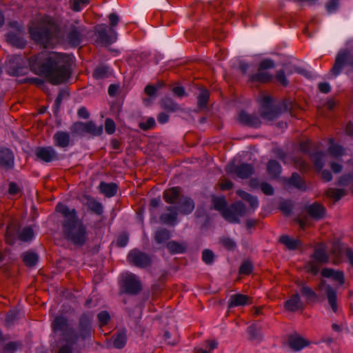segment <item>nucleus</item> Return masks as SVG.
Instances as JSON below:
<instances>
[{
  "label": "nucleus",
  "instance_id": "f257e3e1",
  "mask_svg": "<svg viewBox=\"0 0 353 353\" xmlns=\"http://www.w3.org/2000/svg\"><path fill=\"white\" fill-rule=\"evenodd\" d=\"M31 70L52 85L65 82L71 74V58L64 53L41 52L29 59Z\"/></svg>",
  "mask_w": 353,
  "mask_h": 353
},
{
  "label": "nucleus",
  "instance_id": "f03ea898",
  "mask_svg": "<svg viewBox=\"0 0 353 353\" xmlns=\"http://www.w3.org/2000/svg\"><path fill=\"white\" fill-rule=\"evenodd\" d=\"M56 211L63 218L61 226L65 239L74 246L84 245L88 241L89 232L86 224L78 217L76 210L59 203L56 206Z\"/></svg>",
  "mask_w": 353,
  "mask_h": 353
},
{
  "label": "nucleus",
  "instance_id": "7ed1b4c3",
  "mask_svg": "<svg viewBox=\"0 0 353 353\" xmlns=\"http://www.w3.org/2000/svg\"><path fill=\"white\" fill-rule=\"evenodd\" d=\"M30 32L37 43L48 48L58 39L60 24L55 18L44 15L39 21L37 27L31 28Z\"/></svg>",
  "mask_w": 353,
  "mask_h": 353
},
{
  "label": "nucleus",
  "instance_id": "20e7f679",
  "mask_svg": "<svg viewBox=\"0 0 353 353\" xmlns=\"http://www.w3.org/2000/svg\"><path fill=\"white\" fill-rule=\"evenodd\" d=\"M312 258L313 259L305 265V269L308 272L316 275L319 272L320 265L328 261L329 256L323 246H319L315 248Z\"/></svg>",
  "mask_w": 353,
  "mask_h": 353
},
{
  "label": "nucleus",
  "instance_id": "39448f33",
  "mask_svg": "<svg viewBox=\"0 0 353 353\" xmlns=\"http://www.w3.org/2000/svg\"><path fill=\"white\" fill-rule=\"evenodd\" d=\"M225 170L228 174L232 176H236L242 179H248L254 172V168L251 164L245 163L239 165L229 163L225 166Z\"/></svg>",
  "mask_w": 353,
  "mask_h": 353
},
{
  "label": "nucleus",
  "instance_id": "423d86ee",
  "mask_svg": "<svg viewBox=\"0 0 353 353\" xmlns=\"http://www.w3.org/2000/svg\"><path fill=\"white\" fill-rule=\"evenodd\" d=\"M345 65L353 68V54L347 50L339 52L330 70L331 74L334 77L338 76Z\"/></svg>",
  "mask_w": 353,
  "mask_h": 353
},
{
  "label": "nucleus",
  "instance_id": "0eeeda50",
  "mask_svg": "<svg viewBox=\"0 0 353 353\" xmlns=\"http://www.w3.org/2000/svg\"><path fill=\"white\" fill-rule=\"evenodd\" d=\"M246 213L245 205L242 202H235L226 210L223 211V217L231 223H239V217L243 216Z\"/></svg>",
  "mask_w": 353,
  "mask_h": 353
},
{
  "label": "nucleus",
  "instance_id": "6e6552de",
  "mask_svg": "<svg viewBox=\"0 0 353 353\" xmlns=\"http://www.w3.org/2000/svg\"><path fill=\"white\" fill-rule=\"evenodd\" d=\"M123 287L126 293L137 294L142 289V285L138 276L132 273H126L123 275Z\"/></svg>",
  "mask_w": 353,
  "mask_h": 353
},
{
  "label": "nucleus",
  "instance_id": "1a4fd4ad",
  "mask_svg": "<svg viewBox=\"0 0 353 353\" xmlns=\"http://www.w3.org/2000/svg\"><path fill=\"white\" fill-rule=\"evenodd\" d=\"M7 72L12 76H21L26 73V68L20 56H12L7 62Z\"/></svg>",
  "mask_w": 353,
  "mask_h": 353
},
{
  "label": "nucleus",
  "instance_id": "9d476101",
  "mask_svg": "<svg viewBox=\"0 0 353 353\" xmlns=\"http://www.w3.org/2000/svg\"><path fill=\"white\" fill-rule=\"evenodd\" d=\"M316 290L319 292L320 296H326L333 312H336L337 310V305L335 290L323 280L321 281L316 288Z\"/></svg>",
  "mask_w": 353,
  "mask_h": 353
},
{
  "label": "nucleus",
  "instance_id": "9b49d317",
  "mask_svg": "<svg viewBox=\"0 0 353 353\" xmlns=\"http://www.w3.org/2000/svg\"><path fill=\"white\" fill-rule=\"evenodd\" d=\"M261 117L266 120L272 121L276 119L279 112L272 104V98L269 96H264L261 101Z\"/></svg>",
  "mask_w": 353,
  "mask_h": 353
},
{
  "label": "nucleus",
  "instance_id": "f8f14e48",
  "mask_svg": "<svg viewBox=\"0 0 353 353\" xmlns=\"http://www.w3.org/2000/svg\"><path fill=\"white\" fill-rule=\"evenodd\" d=\"M35 156L37 159L44 163H50L59 160V154L52 146L37 148Z\"/></svg>",
  "mask_w": 353,
  "mask_h": 353
},
{
  "label": "nucleus",
  "instance_id": "ddd939ff",
  "mask_svg": "<svg viewBox=\"0 0 353 353\" xmlns=\"http://www.w3.org/2000/svg\"><path fill=\"white\" fill-rule=\"evenodd\" d=\"M128 260L131 264L141 268L148 267L151 263L150 257L138 250L130 251L128 256Z\"/></svg>",
  "mask_w": 353,
  "mask_h": 353
},
{
  "label": "nucleus",
  "instance_id": "4468645a",
  "mask_svg": "<svg viewBox=\"0 0 353 353\" xmlns=\"http://www.w3.org/2000/svg\"><path fill=\"white\" fill-rule=\"evenodd\" d=\"M85 32V30L83 26H72L67 35L70 44L73 46H78L81 43Z\"/></svg>",
  "mask_w": 353,
  "mask_h": 353
},
{
  "label": "nucleus",
  "instance_id": "2eb2a0df",
  "mask_svg": "<svg viewBox=\"0 0 353 353\" xmlns=\"http://www.w3.org/2000/svg\"><path fill=\"white\" fill-rule=\"evenodd\" d=\"M90 320L88 315L83 314L79 319L78 326L79 339L85 340L91 336Z\"/></svg>",
  "mask_w": 353,
  "mask_h": 353
},
{
  "label": "nucleus",
  "instance_id": "dca6fc26",
  "mask_svg": "<svg viewBox=\"0 0 353 353\" xmlns=\"http://www.w3.org/2000/svg\"><path fill=\"white\" fill-rule=\"evenodd\" d=\"M96 42L100 44H110L116 40V37H112L108 34L107 27L104 24L98 25L96 27Z\"/></svg>",
  "mask_w": 353,
  "mask_h": 353
},
{
  "label": "nucleus",
  "instance_id": "f3484780",
  "mask_svg": "<svg viewBox=\"0 0 353 353\" xmlns=\"http://www.w3.org/2000/svg\"><path fill=\"white\" fill-rule=\"evenodd\" d=\"M53 141L55 146L65 148L70 144V134L65 131H57L53 135Z\"/></svg>",
  "mask_w": 353,
  "mask_h": 353
},
{
  "label": "nucleus",
  "instance_id": "a211bd4d",
  "mask_svg": "<svg viewBox=\"0 0 353 353\" xmlns=\"http://www.w3.org/2000/svg\"><path fill=\"white\" fill-rule=\"evenodd\" d=\"M252 303L251 298L242 294H235L230 296L228 301V307L232 308L244 306Z\"/></svg>",
  "mask_w": 353,
  "mask_h": 353
},
{
  "label": "nucleus",
  "instance_id": "6ab92c4d",
  "mask_svg": "<svg viewBox=\"0 0 353 353\" xmlns=\"http://www.w3.org/2000/svg\"><path fill=\"white\" fill-rule=\"evenodd\" d=\"M238 120L243 125L257 128L261 125V121L258 116L250 114L245 111H241L238 117Z\"/></svg>",
  "mask_w": 353,
  "mask_h": 353
},
{
  "label": "nucleus",
  "instance_id": "aec40b11",
  "mask_svg": "<svg viewBox=\"0 0 353 353\" xmlns=\"http://www.w3.org/2000/svg\"><path fill=\"white\" fill-rule=\"evenodd\" d=\"M14 157L12 152L7 149H0V165L6 169H10L13 167Z\"/></svg>",
  "mask_w": 353,
  "mask_h": 353
},
{
  "label": "nucleus",
  "instance_id": "412c9836",
  "mask_svg": "<svg viewBox=\"0 0 353 353\" xmlns=\"http://www.w3.org/2000/svg\"><path fill=\"white\" fill-rule=\"evenodd\" d=\"M285 308L290 312H296L303 307V303L298 294H294L285 302Z\"/></svg>",
  "mask_w": 353,
  "mask_h": 353
},
{
  "label": "nucleus",
  "instance_id": "4be33fe9",
  "mask_svg": "<svg viewBox=\"0 0 353 353\" xmlns=\"http://www.w3.org/2000/svg\"><path fill=\"white\" fill-rule=\"evenodd\" d=\"M325 210L324 207L315 202L307 208V214L315 219H321L325 215Z\"/></svg>",
  "mask_w": 353,
  "mask_h": 353
},
{
  "label": "nucleus",
  "instance_id": "5701e85b",
  "mask_svg": "<svg viewBox=\"0 0 353 353\" xmlns=\"http://www.w3.org/2000/svg\"><path fill=\"white\" fill-rule=\"evenodd\" d=\"M111 340L112 341L113 345L115 348H123L127 342L126 330H121L117 331L112 336Z\"/></svg>",
  "mask_w": 353,
  "mask_h": 353
},
{
  "label": "nucleus",
  "instance_id": "b1692460",
  "mask_svg": "<svg viewBox=\"0 0 353 353\" xmlns=\"http://www.w3.org/2000/svg\"><path fill=\"white\" fill-rule=\"evenodd\" d=\"M321 275L326 278H332L333 280L342 285L344 283V274L341 271H335L331 268H323L321 271Z\"/></svg>",
  "mask_w": 353,
  "mask_h": 353
},
{
  "label": "nucleus",
  "instance_id": "393cba45",
  "mask_svg": "<svg viewBox=\"0 0 353 353\" xmlns=\"http://www.w3.org/2000/svg\"><path fill=\"white\" fill-rule=\"evenodd\" d=\"M51 327L54 332H62L63 333L69 327L68 321L63 316H56Z\"/></svg>",
  "mask_w": 353,
  "mask_h": 353
},
{
  "label": "nucleus",
  "instance_id": "a878e982",
  "mask_svg": "<svg viewBox=\"0 0 353 353\" xmlns=\"http://www.w3.org/2000/svg\"><path fill=\"white\" fill-rule=\"evenodd\" d=\"M288 343L290 348L294 351H299L309 345L307 341L298 336H290L288 339Z\"/></svg>",
  "mask_w": 353,
  "mask_h": 353
},
{
  "label": "nucleus",
  "instance_id": "bb28decb",
  "mask_svg": "<svg viewBox=\"0 0 353 353\" xmlns=\"http://www.w3.org/2000/svg\"><path fill=\"white\" fill-rule=\"evenodd\" d=\"M167 210L170 212L161 214L160 220L165 224L174 225L177 218V210L174 206L168 207Z\"/></svg>",
  "mask_w": 353,
  "mask_h": 353
},
{
  "label": "nucleus",
  "instance_id": "cd10ccee",
  "mask_svg": "<svg viewBox=\"0 0 353 353\" xmlns=\"http://www.w3.org/2000/svg\"><path fill=\"white\" fill-rule=\"evenodd\" d=\"M166 248L172 254L184 253L188 248L185 243H179L176 241H170L167 243Z\"/></svg>",
  "mask_w": 353,
  "mask_h": 353
},
{
  "label": "nucleus",
  "instance_id": "c85d7f7f",
  "mask_svg": "<svg viewBox=\"0 0 353 353\" xmlns=\"http://www.w3.org/2000/svg\"><path fill=\"white\" fill-rule=\"evenodd\" d=\"M61 336L63 340L70 345L75 344L79 340L78 333L70 326L61 334Z\"/></svg>",
  "mask_w": 353,
  "mask_h": 353
},
{
  "label": "nucleus",
  "instance_id": "c756f323",
  "mask_svg": "<svg viewBox=\"0 0 353 353\" xmlns=\"http://www.w3.org/2000/svg\"><path fill=\"white\" fill-rule=\"evenodd\" d=\"M100 192L107 197L114 196L117 192V185L116 183H106L101 182L99 185Z\"/></svg>",
  "mask_w": 353,
  "mask_h": 353
},
{
  "label": "nucleus",
  "instance_id": "7c9ffc66",
  "mask_svg": "<svg viewBox=\"0 0 353 353\" xmlns=\"http://www.w3.org/2000/svg\"><path fill=\"white\" fill-rule=\"evenodd\" d=\"M279 241L285 245L288 250H294L302 245L300 240L290 238L288 235H283L280 237Z\"/></svg>",
  "mask_w": 353,
  "mask_h": 353
},
{
  "label": "nucleus",
  "instance_id": "2f4dec72",
  "mask_svg": "<svg viewBox=\"0 0 353 353\" xmlns=\"http://www.w3.org/2000/svg\"><path fill=\"white\" fill-rule=\"evenodd\" d=\"M180 188L178 187H173L166 190L163 193V198L168 203H174L179 198Z\"/></svg>",
  "mask_w": 353,
  "mask_h": 353
},
{
  "label": "nucleus",
  "instance_id": "473e14b6",
  "mask_svg": "<svg viewBox=\"0 0 353 353\" xmlns=\"http://www.w3.org/2000/svg\"><path fill=\"white\" fill-rule=\"evenodd\" d=\"M194 203L190 198L183 197L180 199L179 211L185 214H189L193 211Z\"/></svg>",
  "mask_w": 353,
  "mask_h": 353
},
{
  "label": "nucleus",
  "instance_id": "72a5a7b5",
  "mask_svg": "<svg viewBox=\"0 0 353 353\" xmlns=\"http://www.w3.org/2000/svg\"><path fill=\"white\" fill-rule=\"evenodd\" d=\"M267 172L273 179L279 176L281 172V165L275 160H270L267 164Z\"/></svg>",
  "mask_w": 353,
  "mask_h": 353
},
{
  "label": "nucleus",
  "instance_id": "f704fd0d",
  "mask_svg": "<svg viewBox=\"0 0 353 353\" xmlns=\"http://www.w3.org/2000/svg\"><path fill=\"white\" fill-rule=\"evenodd\" d=\"M272 76L264 70H259L256 74H252L250 77L252 82L267 83L271 81Z\"/></svg>",
  "mask_w": 353,
  "mask_h": 353
},
{
  "label": "nucleus",
  "instance_id": "c9c22d12",
  "mask_svg": "<svg viewBox=\"0 0 353 353\" xmlns=\"http://www.w3.org/2000/svg\"><path fill=\"white\" fill-rule=\"evenodd\" d=\"M21 257L24 264L28 267H33L35 265L39 259L37 254L32 251H28L23 253Z\"/></svg>",
  "mask_w": 353,
  "mask_h": 353
},
{
  "label": "nucleus",
  "instance_id": "e433bc0d",
  "mask_svg": "<svg viewBox=\"0 0 353 353\" xmlns=\"http://www.w3.org/2000/svg\"><path fill=\"white\" fill-rule=\"evenodd\" d=\"M170 232L168 230L160 228L156 231L154 239L157 244H162L170 239Z\"/></svg>",
  "mask_w": 353,
  "mask_h": 353
},
{
  "label": "nucleus",
  "instance_id": "4c0bfd02",
  "mask_svg": "<svg viewBox=\"0 0 353 353\" xmlns=\"http://www.w3.org/2000/svg\"><path fill=\"white\" fill-rule=\"evenodd\" d=\"M87 203L86 205L90 211L100 215L103 213V206L101 203L96 201L94 198L86 196Z\"/></svg>",
  "mask_w": 353,
  "mask_h": 353
},
{
  "label": "nucleus",
  "instance_id": "58836bf2",
  "mask_svg": "<svg viewBox=\"0 0 353 353\" xmlns=\"http://www.w3.org/2000/svg\"><path fill=\"white\" fill-rule=\"evenodd\" d=\"M85 132L92 136L101 135L103 132V126H97L92 121H88L85 123Z\"/></svg>",
  "mask_w": 353,
  "mask_h": 353
},
{
  "label": "nucleus",
  "instance_id": "ea45409f",
  "mask_svg": "<svg viewBox=\"0 0 353 353\" xmlns=\"http://www.w3.org/2000/svg\"><path fill=\"white\" fill-rule=\"evenodd\" d=\"M71 134L73 137L79 136L83 137L85 134V123L77 121L72 123L70 127Z\"/></svg>",
  "mask_w": 353,
  "mask_h": 353
},
{
  "label": "nucleus",
  "instance_id": "a19ab883",
  "mask_svg": "<svg viewBox=\"0 0 353 353\" xmlns=\"http://www.w3.org/2000/svg\"><path fill=\"white\" fill-rule=\"evenodd\" d=\"M237 194L243 200L247 201L252 208L255 209L258 207L259 202L256 197L248 194L243 190H238Z\"/></svg>",
  "mask_w": 353,
  "mask_h": 353
},
{
  "label": "nucleus",
  "instance_id": "79ce46f5",
  "mask_svg": "<svg viewBox=\"0 0 353 353\" xmlns=\"http://www.w3.org/2000/svg\"><path fill=\"white\" fill-rule=\"evenodd\" d=\"M330 146L328 148L329 154L333 157H339L344 154V149L339 144L334 143L333 139H330Z\"/></svg>",
  "mask_w": 353,
  "mask_h": 353
},
{
  "label": "nucleus",
  "instance_id": "37998d69",
  "mask_svg": "<svg viewBox=\"0 0 353 353\" xmlns=\"http://www.w3.org/2000/svg\"><path fill=\"white\" fill-rule=\"evenodd\" d=\"M161 107L168 112H176L180 109L179 105L170 98L163 99L161 101Z\"/></svg>",
  "mask_w": 353,
  "mask_h": 353
},
{
  "label": "nucleus",
  "instance_id": "c03bdc74",
  "mask_svg": "<svg viewBox=\"0 0 353 353\" xmlns=\"http://www.w3.org/2000/svg\"><path fill=\"white\" fill-rule=\"evenodd\" d=\"M212 203L214 208L216 210L221 212V214L223 216V211L227 208V202L225 199L224 197H214L212 199Z\"/></svg>",
  "mask_w": 353,
  "mask_h": 353
},
{
  "label": "nucleus",
  "instance_id": "a18cd8bd",
  "mask_svg": "<svg viewBox=\"0 0 353 353\" xmlns=\"http://www.w3.org/2000/svg\"><path fill=\"white\" fill-rule=\"evenodd\" d=\"M210 94L206 89L201 90V92L198 96L197 104L199 108H204L209 100Z\"/></svg>",
  "mask_w": 353,
  "mask_h": 353
},
{
  "label": "nucleus",
  "instance_id": "49530a36",
  "mask_svg": "<svg viewBox=\"0 0 353 353\" xmlns=\"http://www.w3.org/2000/svg\"><path fill=\"white\" fill-rule=\"evenodd\" d=\"M89 3L90 0H70L69 2L70 8L74 12H79Z\"/></svg>",
  "mask_w": 353,
  "mask_h": 353
},
{
  "label": "nucleus",
  "instance_id": "de8ad7c7",
  "mask_svg": "<svg viewBox=\"0 0 353 353\" xmlns=\"http://www.w3.org/2000/svg\"><path fill=\"white\" fill-rule=\"evenodd\" d=\"M289 183L292 185L299 188H305V183L301 176L296 173H293L289 179Z\"/></svg>",
  "mask_w": 353,
  "mask_h": 353
},
{
  "label": "nucleus",
  "instance_id": "09e8293b",
  "mask_svg": "<svg viewBox=\"0 0 353 353\" xmlns=\"http://www.w3.org/2000/svg\"><path fill=\"white\" fill-rule=\"evenodd\" d=\"M326 194L327 196L338 201L345 194V191L343 189L329 188L326 191Z\"/></svg>",
  "mask_w": 353,
  "mask_h": 353
},
{
  "label": "nucleus",
  "instance_id": "8fccbe9b",
  "mask_svg": "<svg viewBox=\"0 0 353 353\" xmlns=\"http://www.w3.org/2000/svg\"><path fill=\"white\" fill-rule=\"evenodd\" d=\"M34 236L33 230L30 227L23 228L19 234V238L22 241H30Z\"/></svg>",
  "mask_w": 353,
  "mask_h": 353
},
{
  "label": "nucleus",
  "instance_id": "3c124183",
  "mask_svg": "<svg viewBox=\"0 0 353 353\" xmlns=\"http://www.w3.org/2000/svg\"><path fill=\"white\" fill-rule=\"evenodd\" d=\"M220 243L228 250L232 251L236 248V244L233 239L229 237H222L219 239Z\"/></svg>",
  "mask_w": 353,
  "mask_h": 353
},
{
  "label": "nucleus",
  "instance_id": "603ef678",
  "mask_svg": "<svg viewBox=\"0 0 353 353\" xmlns=\"http://www.w3.org/2000/svg\"><path fill=\"white\" fill-rule=\"evenodd\" d=\"M303 296L307 297L309 300H316L317 299L316 293L310 287L303 285L301 290Z\"/></svg>",
  "mask_w": 353,
  "mask_h": 353
},
{
  "label": "nucleus",
  "instance_id": "864d4df0",
  "mask_svg": "<svg viewBox=\"0 0 353 353\" xmlns=\"http://www.w3.org/2000/svg\"><path fill=\"white\" fill-rule=\"evenodd\" d=\"M324 154L322 152H318L311 155L312 161L317 170H321L323 167L322 161Z\"/></svg>",
  "mask_w": 353,
  "mask_h": 353
},
{
  "label": "nucleus",
  "instance_id": "5fc2aeb1",
  "mask_svg": "<svg viewBox=\"0 0 353 353\" xmlns=\"http://www.w3.org/2000/svg\"><path fill=\"white\" fill-rule=\"evenodd\" d=\"M7 40L11 44L17 47H22L23 43L19 37L14 32H9L6 35Z\"/></svg>",
  "mask_w": 353,
  "mask_h": 353
},
{
  "label": "nucleus",
  "instance_id": "6e6d98bb",
  "mask_svg": "<svg viewBox=\"0 0 353 353\" xmlns=\"http://www.w3.org/2000/svg\"><path fill=\"white\" fill-rule=\"evenodd\" d=\"M108 68L104 65L97 67L94 72L93 76L96 79H104L108 77Z\"/></svg>",
  "mask_w": 353,
  "mask_h": 353
},
{
  "label": "nucleus",
  "instance_id": "4d7b16f0",
  "mask_svg": "<svg viewBox=\"0 0 353 353\" xmlns=\"http://www.w3.org/2000/svg\"><path fill=\"white\" fill-rule=\"evenodd\" d=\"M202 260L208 265L212 264L214 260V254L213 252L209 249H205L202 252Z\"/></svg>",
  "mask_w": 353,
  "mask_h": 353
},
{
  "label": "nucleus",
  "instance_id": "13d9d810",
  "mask_svg": "<svg viewBox=\"0 0 353 353\" xmlns=\"http://www.w3.org/2000/svg\"><path fill=\"white\" fill-rule=\"evenodd\" d=\"M155 121L153 117H149L146 121L141 122L139 124V127L144 130L147 131L148 130L152 129L155 126Z\"/></svg>",
  "mask_w": 353,
  "mask_h": 353
},
{
  "label": "nucleus",
  "instance_id": "bf43d9fd",
  "mask_svg": "<svg viewBox=\"0 0 353 353\" xmlns=\"http://www.w3.org/2000/svg\"><path fill=\"white\" fill-rule=\"evenodd\" d=\"M116 130V125L114 121L111 119H106L105 120V130L108 134H112L114 133Z\"/></svg>",
  "mask_w": 353,
  "mask_h": 353
},
{
  "label": "nucleus",
  "instance_id": "052dcab7",
  "mask_svg": "<svg viewBox=\"0 0 353 353\" xmlns=\"http://www.w3.org/2000/svg\"><path fill=\"white\" fill-rule=\"evenodd\" d=\"M97 319L100 322L101 326H103L108 323L110 316L107 311H102L98 314Z\"/></svg>",
  "mask_w": 353,
  "mask_h": 353
},
{
  "label": "nucleus",
  "instance_id": "680f3d73",
  "mask_svg": "<svg viewBox=\"0 0 353 353\" xmlns=\"http://www.w3.org/2000/svg\"><path fill=\"white\" fill-rule=\"evenodd\" d=\"M252 264L249 261H245L239 268V272L241 274H250L252 272Z\"/></svg>",
  "mask_w": 353,
  "mask_h": 353
},
{
  "label": "nucleus",
  "instance_id": "e2e57ef3",
  "mask_svg": "<svg viewBox=\"0 0 353 353\" xmlns=\"http://www.w3.org/2000/svg\"><path fill=\"white\" fill-rule=\"evenodd\" d=\"M340 0H329L326 3V10L327 12L332 13L336 11L339 7Z\"/></svg>",
  "mask_w": 353,
  "mask_h": 353
},
{
  "label": "nucleus",
  "instance_id": "0e129e2a",
  "mask_svg": "<svg viewBox=\"0 0 353 353\" xmlns=\"http://www.w3.org/2000/svg\"><path fill=\"white\" fill-rule=\"evenodd\" d=\"M276 79L283 86H286L288 84V81L283 70H280L276 72Z\"/></svg>",
  "mask_w": 353,
  "mask_h": 353
},
{
  "label": "nucleus",
  "instance_id": "69168bd1",
  "mask_svg": "<svg viewBox=\"0 0 353 353\" xmlns=\"http://www.w3.org/2000/svg\"><path fill=\"white\" fill-rule=\"evenodd\" d=\"M247 332L249 335V339L251 341L256 340L259 338V334L256 327L254 325H250L247 328Z\"/></svg>",
  "mask_w": 353,
  "mask_h": 353
},
{
  "label": "nucleus",
  "instance_id": "338daca9",
  "mask_svg": "<svg viewBox=\"0 0 353 353\" xmlns=\"http://www.w3.org/2000/svg\"><path fill=\"white\" fill-rule=\"evenodd\" d=\"M220 188L222 190H229L233 187V183L231 181L222 178L219 183Z\"/></svg>",
  "mask_w": 353,
  "mask_h": 353
},
{
  "label": "nucleus",
  "instance_id": "774afa93",
  "mask_svg": "<svg viewBox=\"0 0 353 353\" xmlns=\"http://www.w3.org/2000/svg\"><path fill=\"white\" fill-rule=\"evenodd\" d=\"M274 66L273 61L270 59L263 60L259 65V70H265L269 68H272Z\"/></svg>",
  "mask_w": 353,
  "mask_h": 353
}]
</instances>
